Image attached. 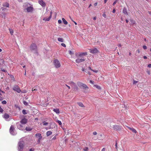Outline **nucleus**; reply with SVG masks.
<instances>
[{
	"label": "nucleus",
	"mask_w": 151,
	"mask_h": 151,
	"mask_svg": "<svg viewBox=\"0 0 151 151\" xmlns=\"http://www.w3.org/2000/svg\"><path fill=\"white\" fill-rule=\"evenodd\" d=\"M87 54L86 52L76 53L75 55L78 58L79 57H82L81 59H80L79 58L77 59L76 60V62L77 63H79L84 61L85 60V59H84V58L83 57V56L86 55Z\"/></svg>",
	"instance_id": "obj_1"
},
{
	"label": "nucleus",
	"mask_w": 151,
	"mask_h": 151,
	"mask_svg": "<svg viewBox=\"0 0 151 151\" xmlns=\"http://www.w3.org/2000/svg\"><path fill=\"white\" fill-rule=\"evenodd\" d=\"M24 147V142L23 141L20 140L18 144V151H22Z\"/></svg>",
	"instance_id": "obj_2"
},
{
	"label": "nucleus",
	"mask_w": 151,
	"mask_h": 151,
	"mask_svg": "<svg viewBox=\"0 0 151 151\" xmlns=\"http://www.w3.org/2000/svg\"><path fill=\"white\" fill-rule=\"evenodd\" d=\"M14 126L13 125H11L10 128L9 132L12 135H14L17 134V132L14 131Z\"/></svg>",
	"instance_id": "obj_3"
},
{
	"label": "nucleus",
	"mask_w": 151,
	"mask_h": 151,
	"mask_svg": "<svg viewBox=\"0 0 151 151\" xmlns=\"http://www.w3.org/2000/svg\"><path fill=\"white\" fill-rule=\"evenodd\" d=\"M13 89L14 91L19 93H20L21 92L20 88L18 85H15L14 86L13 88Z\"/></svg>",
	"instance_id": "obj_4"
},
{
	"label": "nucleus",
	"mask_w": 151,
	"mask_h": 151,
	"mask_svg": "<svg viewBox=\"0 0 151 151\" xmlns=\"http://www.w3.org/2000/svg\"><path fill=\"white\" fill-rule=\"evenodd\" d=\"M17 127L19 129L23 130L24 129V126L23 124H22L20 122H18L17 123Z\"/></svg>",
	"instance_id": "obj_5"
},
{
	"label": "nucleus",
	"mask_w": 151,
	"mask_h": 151,
	"mask_svg": "<svg viewBox=\"0 0 151 151\" xmlns=\"http://www.w3.org/2000/svg\"><path fill=\"white\" fill-rule=\"evenodd\" d=\"M54 64L56 68H58L60 66V64L59 61L57 59L54 60L53 61Z\"/></svg>",
	"instance_id": "obj_6"
},
{
	"label": "nucleus",
	"mask_w": 151,
	"mask_h": 151,
	"mask_svg": "<svg viewBox=\"0 0 151 151\" xmlns=\"http://www.w3.org/2000/svg\"><path fill=\"white\" fill-rule=\"evenodd\" d=\"M35 137L38 138V139L37 140V142L38 144H39L42 138V137L41 135V134L40 133H37L35 134Z\"/></svg>",
	"instance_id": "obj_7"
},
{
	"label": "nucleus",
	"mask_w": 151,
	"mask_h": 151,
	"mask_svg": "<svg viewBox=\"0 0 151 151\" xmlns=\"http://www.w3.org/2000/svg\"><path fill=\"white\" fill-rule=\"evenodd\" d=\"M70 84L72 87L74 88L75 89L77 90L78 89V88L76 84L73 81H71Z\"/></svg>",
	"instance_id": "obj_8"
},
{
	"label": "nucleus",
	"mask_w": 151,
	"mask_h": 151,
	"mask_svg": "<svg viewBox=\"0 0 151 151\" xmlns=\"http://www.w3.org/2000/svg\"><path fill=\"white\" fill-rule=\"evenodd\" d=\"M98 52V50L96 48H94L93 49H90V52L91 53L94 54V53H97Z\"/></svg>",
	"instance_id": "obj_9"
},
{
	"label": "nucleus",
	"mask_w": 151,
	"mask_h": 151,
	"mask_svg": "<svg viewBox=\"0 0 151 151\" xmlns=\"http://www.w3.org/2000/svg\"><path fill=\"white\" fill-rule=\"evenodd\" d=\"M39 3L43 7H45L46 6L45 3L42 0H40L38 1Z\"/></svg>",
	"instance_id": "obj_10"
},
{
	"label": "nucleus",
	"mask_w": 151,
	"mask_h": 151,
	"mask_svg": "<svg viewBox=\"0 0 151 151\" xmlns=\"http://www.w3.org/2000/svg\"><path fill=\"white\" fill-rule=\"evenodd\" d=\"M37 48V46L35 44L33 43L30 46V49L32 50H35Z\"/></svg>",
	"instance_id": "obj_11"
},
{
	"label": "nucleus",
	"mask_w": 151,
	"mask_h": 151,
	"mask_svg": "<svg viewBox=\"0 0 151 151\" xmlns=\"http://www.w3.org/2000/svg\"><path fill=\"white\" fill-rule=\"evenodd\" d=\"M113 128L114 130H119L121 129V127L117 125H115L113 126Z\"/></svg>",
	"instance_id": "obj_12"
},
{
	"label": "nucleus",
	"mask_w": 151,
	"mask_h": 151,
	"mask_svg": "<svg viewBox=\"0 0 151 151\" xmlns=\"http://www.w3.org/2000/svg\"><path fill=\"white\" fill-rule=\"evenodd\" d=\"M27 122V120L25 118H24L22 119L20 122L22 124H25Z\"/></svg>",
	"instance_id": "obj_13"
},
{
	"label": "nucleus",
	"mask_w": 151,
	"mask_h": 151,
	"mask_svg": "<svg viewBox=\"0 0 151 151\" xmlns=\"http://www.w3.org/2000/svg\"><path fill=\"white\" fill-rule=\"evenodd\" d=\"M33 10V8L31 6H29L27 8V11L28 12H32Z\"/></svg>",
	"instance_id": "obj_14"
},
{
	"label": "nucleus",
	"mask_w": 151,
	"mask_h": 151,
	"mask_svg": "<svg viewBox=\"0 0 151 151\" xmlns=\"http://www.w3.org/2000/svg\"><path fill=\"white\" fill-rule=\"evenodd\" d=\"M9 117V114H5L3 116V117L6 120H7Z\"/></svg>",
	"instance_id": "obj_15"
},
{
	"label": "nucleus",
	"mask_w": 151,
	"mask_h": 151,
	"mask_svg": "<svg viewBox=\"0 0 151 151\" xmlns=\"http://www.w3.org/2000/svg\"><path fill=\"white\" fill-rule=\"evenodd\" d=\"M123 13L125 14L128 15L127 12V9L126 8L124 7L123 8Z\"/></svg>",
	"instance_id": "obj_16"
},
{
	"label": "nucleus",
	"mask_w": 151,
	"mask_h": 151,
	"mask_svg": "<svg viewBox=\"0 0 151 151\" xmlns=\"http://www.w3.org/2000/svg\"><path fill=\"white\" fill-rule=\"evenodd\" d=\"M53 111L57 114H59L60 113L59 109H58L56 108L53 109Z\"/></svg>",
	"instance_id": "obj_17"
},
{
	"label": "nucleus",
	"mask_w": 151,
	"mask_h": 151,
	"mask_svg": "<svg viewBox=\"0 0 151 151\" xmlns=\"http://www.w3.org/2000/svg\"><path fill=\"white\" fill-rule=\"evenodd\" d=\"M128 128L130 130H131L133 132L135 133H137V131L134 129L133 128H131L129 127H128Z\"/></svg>",
	"instance_id": "obj_18"
},
{
	"label": "nucleus",
	"mask_w": 151,
	"mask_h": 151,
	"mask_svg": "<svg viewBox=\"0 0 151 151\" xmlns=\"http://www.w3.org/2000/svg\"><path fill=\"white\" fill-rule=\"evenodd\" d=\"M3 6L4 7H8L9 6V4L8 3L5 2L3 4Z\"/></svg>",
	"instance_id": "obj_19"
},
{
	"label": "nucleus",
	"mask_w": 151,
	"mask_h": 151,
	"mask_svg": "<svg viewBox=\"0 0 151 151\" xmlns=\"http://www.w3.org/2000/svg\"><path fill=\"white\" fill-rule=\"evenodd\" d=\"M32 129V128L30 127H26L25 128V129L26 131H31Z\"/></svg>",
	"instance_id": "obj_20"
},
{
	"label": "nucleus",
	"mask_w": 151,
	"mask_h": 151,
	"mask_svg": "<svg viewBox=\"0 0 151 151\" xmlns=\"http://www.w3.org/2000/svg\"><path fill=\"white\" fill-rule=\"evenodd\" d=\"M51 17V16H49L48 17V18H44L43 19V20H44L45 21H49Z\"/></svg>",
	"instance_id": "obj_21"
},
{
	"label": "nucleus",
	"mask_w": 151,
	"mask_h": 151,
	"mask_svg": "<svg viewBox=\"0 0 151 151\" xmlns=\"http://www.w3.org/2000/svg\"><path fill=\"white\" fill-rule=\"evenodd\" d=\"M52 133V132L51 131H48L46 132V135L47 136H49L51 135Z\"/></svg>",
	"instance_id": "obj_22"
},
{
	"label": "nucleus",
	"mask_w": 151,
	"mask_h": 151,
	"mask_svg": "<svg viewBox=\"0 0 151 151\" xmlns=\"http://www.w3.org/2000/svg\"><path fill=\"white\" fill-rule=\"evenodd\" d=\"M58 41L61 42H63L64 40L62 38H58Z\"/></svg>",
	"instance_id": "obj_23"
},
{
	"label": "nucleus",
	"mask_w": 151,
	"mask_h": 151,
	"mask_svg": "<svg viewBox=\"0 0 151 151\" xmlns=\"http://www.w3.org/2000/svg\"><path fill=\"white\" fill-rule=\"evenodd\" d=\"M78 105L80 106L83 107H84V106L81 102H78L77 103Z\"/></svg>",
	"instance_id": "obj_24"
},
{
	"label": "nucleus",
	"mask_w": 151,
	"mask_h": 151,
	"mask_svg": "<svg viewBox=\"0 0 151 151\" xmlns=\"http://www.w3.org/2000/svg\"><path fill=\"white\" fill-rule=\"evenodd\" d=\"M62 20L63 22V23H64V24H67L68 22L65 20V19L64 18H63L62 19Z\"/></svg>",
	"instance_id": "obj_25"
},
{
	"label": "nucleus",
	"mask_w": 151,
	"mask_h": 151,
	"mask_svg": "<svg viewBox=\"0 0 151 151\" xmlns=\"http://www.w3.org/2000/svg\"><path fill=\"white\" fill-rule=\"evenodd\" d=\"M82 86L84 88H85V89H86V88L88 89V87L87 86V85L84 84H83V85H82Z\"/></svg>",
	"instance_id": "obj_26"
},
{
	"label": "nucleus",
	"mask_w": 151,
	"mask_h": 151,
	"mask_svg": "<svg viewBox=\"0 0 151 151\" xmlns=\"http://www.w3.org/2000/svg\"><path fill=\"white\" fill-rule=\"evenodd\" d=\"M77 84L79 86L81 87L82 86L83 83L80 82H78Z\"/></svg>",
	"instance_id": "obj_27"
},
{
	"label": "nucleus",
	"mask_w": 151,
	"mask_h": 151,
	"mask_svg": "<svg viewBox=\"0 0 151 151\" xmlns=\"http://www.w3.org/2000/svg\"><path fill=\"white\" fill-rule=\"evenodd\" d=\"M42 124L44 125H45V126H47L48 124V123L47 122H46L45 121H44V122H43Z\"/></svg>",
	"instance_id": "obj_28"
},
{
	"label": "nucleus",
	"mask_w": 151,
	"mask_h": 151,
	"mask_svg": "<svg viewBox=\"0 0 151 151\" xmlns=\"http://www.w3.org/2000/svg\"><path fill=\"white\" fill-rule=\"evenodd\" d=\"M95 86L96 88H97V89H101V87L100 86H98L97 85H95Z\"/></svg>",
	"instance_id": "obj_29"
},
{
	"label": "nucleus",
	"mask_w": 151,
	"mask_h": 151,
	"mask_svg": "<svg viewBox=\"0 0 151 151\" xmlns=\"http://www.w3.org/2000/svg\"><path fill=\"white\" fill-rule=\"evenodd\" d=\"M9 30L11 34L12 35H13V30L11 29H9Z\"/></svg>",
	"instance_id": "obj_30"
},
{
	"label": "nucleus",
	"mask_w": 151,
	"mask_h": 151,
	"mask_svg": "<svg viewBox=\"0 0 151 151\" xmlns=\"http://www.w3.org/2000/svg\"><path fill=\"white\" fill-rule=\"evenodd\" d=\"M83 150L85 151H88V147H85L83 149Z\"/></svg>",
	"instance_id": "obj_31"
},
{
	"label": "nucleus",
	"mask_w": 151,
	"mask_h": 151,
	"mask_svg": "<svg viewBox=\"0 0 151 151\" xmlns=\"http://www.w3.org/2000/svg\"><path fill=\"white\" fill-rule=\"evenodd\" d=\"M23 103L25 105H27L28 104V103L25 101H23Z\"/></svg>",
	"instance_id": "obj_32"
},
{
	"label": "nucleus",
	"mask_w": 151,
	"mask_h": 151,
	"mask_svg": "<svg viewBox=\"0 0 151 151\" xmlns=\"http://www.w3.org/2000/svg\"><path fill=\"white\" fill-rule=\"evenodd\" d=\"M57 122L60 125H61L62 124L60 120H58Z\"/></svg>",
	"instance_id": "obj_33"
},
{
	"label": "nucleus",
	"mask_w": 151,
	"mask_h": 151,
	"mask_svg": "<svg viewBox=\"0 0 151 151\" xmlns=\"http://www.w3.org/2000/svg\"><path fill=\"white\" fill-rule=\"evenodd\" d=\"M22 113L24 114H27V113L26 112V110H23L22 111Z\"/></svg>",
	"instance_id": "obj_34"
},
{
	"label": "nucleus",
	"mask_w": 151,
	"mask_h": 151,
	"mask_svg": "<svg viewBox=\"0 0 151 151\" xmlns=\"http://www.w3.org/2000/svg\"><path fill=\"white\" fill-rule=\"evenodd\" d=\"M1 103L3 104H6V101L4 100L2 101Z\"/></svg>",
	"instance_id": "obj_35"
},
{
	"label": "nucleus",
	"mask_w": 151,
	"mask_h": 151,
	"mask_svg": "<svg viewBox=\"0 0 151 151\" xmlns=\"http://www.w3.org/2000/svg\"><path fill=\"white\" fill-rule=\"evenodd\" d=\"M138 82V81H134V80H133V84H136V83H137Z\"/></svg>",
	"instance_id": "obj_36"
},
{
	"label": "nucleus",
	"mask_w": 151,
	"mask_h": 151,
	"mask_svg": "<svg viewBox=\"0 0 151 151\" xmlns=\"http://www.w3.org/2000/svg\"><path fill=\"white\" fill-rule=\"evenodd\" d=\"M118 0H116L113 3V5H114L118 1Z\"/></svg>",
	"instance_id": "obj_37"
},
{
	"label": "nucleus",
	"mask_w": 151,
	"mask_h": 151,
	"mask_svg": "<svg viewBox=\"0 0 151 151\" xmlns=\"http://www.w3.org/2000/svg\"><path fill=\"white\" fill-rule=\"evenodd\" d=\"M3 111V109L1 107V106H0V112L2 113Z\"/></svg>",
	"instance_id": "obj_38"
},
{
	"label": "nucleus",
	"mask_w": 151,
	"mask_h": 151,
	"mask_svg": "<svg viewBox=\"0 0 151 151\" xmlns=\"http://www.w3.org/2000/svg\"><path fill=\"white\" fill-rule=\"evenodd\" d=\"M143 47L144 50H146L147 48V47L145 45H144Z\"/></svg>",
	"instance_id": "obj_39"
},
{
	"label": "nucleus",
	"mask_w": 151,
	"mask_h": 151,
	"mask_svg": "<svg viewBox=\"0 0 151 151\" xmlns=\"http://www.w3.org/2000/svg\"><path fill=\"white\" fill-rule=\"evenodd\" d=\"M61 45L62 46H63V47H66V45H65V44L64 43H61Z\"/></svg>",
	"instance_id": "obj_40"
},
{
	"label": "nucleus",
	"mask_w": 151,
	"mask_h": 151,
	"mask_svg": "<svg viewBox=\"0 0 151 151\" xmlns=\"http://www.w3.org/2000/svg\"><path fill=\"white\" fill-rule=\"evenodd\" d=\"M58 22L59 24H60L62 23V21L60 19L58 21Z\"/></svg>",
	"instance_id": "obj_41"
},
{
	"label": "nucleus",
	"mask_w": 151,
	"mask_h": 151,
	"mask_svg": "<svg viewBox=\"0 0 151 151\" xmlns=\"http://www.w3.org/2000/svg\"><path fill=\"white\" fill-rule=\"evenodd\" d=\"M115 147H116V150H117L118 147H117V143L116 142V143L115 144Z\"/></svg>",
	"instance_id": "obj_42"
},
{
	"label": "nucleus",
	"mask_w": 151,
	"mask_h": 151,
	"mask_svg": "<svg viewBox=\"0 0 151 151\" xmlns=\"http://www.w3.org/2000/svg\"><path fill=\"white\" fill-rule=\"evenodd\" d=\"M69 53L70 55H72L73 54V52H72L71 51H69Z\"/></svg>",
	"instance_id": "obj_43"
},
{
	"label": "nucleus",
	"mask_w": 151,
	"mask_h": 151,
	"mask_svg": "<svg viewBox=\"0 0 151 151\" xmlns=\"http://www.w3.org/2000/svg\"><path fill=\"white\" fill-rule=\"evenodd\" d=\"M92 71L95 72V73H97L98 72V71L97 70H92Z\"/></svg>",
	"instance_id": "obj_44"
},
{
	"label": "nucleus",
	"mask_w": 151,
	"mask_h": 151,
	"mask_svg": "<svg viewBox=\"0 0 151 151\" xmlns=\"http://www.w3.org/2000/svg\"><path fill=\"white\" fill-rule=\"evenodd\" d=\"M93 134L94 135H96L97 134V132H93Z\"/></svg>",
	"instance_id": "obj_45"
},
{
	"label": "nucleus",
	"mask_w": 151,
	"mask_h": 151,
	"mask_svg": "<svg viewBox=\"0 0 151 151\" xmlns=\"http://www.w3.org/2000/svg\"><path fill=\"white\" fill-rule=\"evenodd\" d=\"M103 17H104L105 18L106 17V15L105 13H104L103 14Z\"/></svg>",
	"instance_id": "obj_46"
},
{
	"label": "nucleus",
	"mask_w": 151,
	"mask_h": 151,
	"mask_svg": "<svg viewBox=\"0 0 151 151\" xmlns=\"http://www.w3.org/2000/svg\"><path fill=\"white\" fill-rule=\"evenodd\" d=\"M90 83H91L92 84H93V81H91V80H90Z\"/></svg>",
	"instance_id": "obj_47"
},
{
	"label": "nucleus",
	"mask_w": 151,
	"mask_h": 151,
	"mask_svg": "<svg viewBox=\"0 0 151 151\" xmlns=\"http://www.w3.org/2000/svg\"><path fill=\"white\" fill-rule=\"evenodd\" d=\"M148 67L150 68H151V64H149L148 65Z\"/></svg>",
	"instance_id": "obj_48"
},
{
	"label": "nucleus",
	"mask_w": 151,
	"mask_h": 151,
	"mask_svg": "<svg viewBox=\"0 0 151 151\" xmlns=\"http://www.w3.org/2000/svg\"><path fill=\"white\" fill-rule=\"evenodd\" d=\"M101 151H106L105 148H103L101 150Z\"/></svg>",
	"instance_id": "obj_49"
},
{
	"label": "nucleus",
	"mask_w": 151,
	"mask_h": 151,
	"mask_svg": "<svg viewBox=\"0 0 151 151\" xmlns=\"http://www.w3.org/2000/svg\"><path fill=\"white\" fill-rule=\"evenodd\" d=\"M115 12V9H114L112 11L113 13H114Z\"/></svg>",
	"instance_id": "obj_50"
},
{
	"label": "nucleus",
	"mask_w": 151,
	"mask_h": 151,
	"mask_svg": "<svg viewBox=\"0 0 151 151\" xmlns=\"http://www.w3.org/2000/svg\"><path fill=\"white\" fill-rule=\"evenodd\" d=\"M1 9H2V11H4L6 9H5L3 7H2L1 8Z\"/></svg>",
	"instance_id": "obj_51"
},
{
	"label": "nucleus",
	"mask_w": 151,
	"mask_h": 151,
	"mask_svg": "<svg viewBox=\"0 0 151 151\" xmlns=\"http://www.w3.org/2000/svg\"><path fill=\"white\" fill-rule=\"evenodd\" d=\"M65 85L67 87H68V89H70V87L69 86L67 85L66 84Z\"/></svg>",
	"instance_id": "obj_52"
},
{
	"label": "nucleus",
	"mask_w": 151,
	"mask_h": 151,
	"mask_svg": "<svg viewBox=\"0 0 151 151\" xmlns=\"http://www.w3.org/2000/svg\"><path fill=\"white\" fill-rule=\"evenodd\" d=\"M70 19H71V20L76 25H77V23L76 22H75L74 21L72 20V19H71V18L70 17Z\"/></svg>",
	"instance_id": "obj_53"
},
{
	"label": "nucleus",
	"mask_w": 151,
	"mask_h": 151,
	"mask_svg": "<svg viewBox=\"0 0 151 151\" xmlns=\"http://www.w3.org/2000/svg\"><path fill=\"white\" fill-rule=\"evenodd\" d=\"M97 5V2H96L95 3H94V6H96Z\"/></svg>",
	"instance_id": "obj_54"
},
{
	"label": "nucleus",
	"mask_w": 151,
	"mask_h": 151,
	"mask_svg": "<svg viewBox=\"0 0 151 151\" xmlns=\"http://www.w3.org/2000/svg\"><path fill=\"white\" fill-rule=\"evenodd\" d=\"M52 12H50V16H51V17H52Z\"/></svg>",
	"instance_id": "obj_55"
},
{
	"label": "nucleus",
	"mask_w": 151,
	"mask_h": 151,
	"mask_svg": "<svg viewBox=\"0 0 151 151\" xmlns=\"http://www.w3.org/2000/svg\"><path fill=\"white\" fill-rule=\"evenodd\" d=\"M143 58H144V59H147V56H144L143 57Z\"/></svg>",
	"instance_id": "obj_56"
},
{
	"label": "nucleus",
	"mask_w": 151,
	"mask_h": 151,
	"mask_svg": "<svg viewBox=\"0 0 151 151\" xmlns=\"http://www.w3.org/2000/svg\"><path fill=\"white\" fill-rule=\"evenodd\" d=\"M22 93H26V91L25 90H24L22 92Z\"/></svg>",
	"instance_id": "obj_57"
},
{
	"label": "nucleus",
	"mask_w": 151,
	"mask_h": 151,
	"mask_svg": "<svg viewBox=\"0 0 151 151\" xmlns=\"http://www.w3.org/2000/svg\"><path fill=\"white\" fill-rule=\"evenodd\" d=\"M37 89H35L34 90H33V89H32V91H37Z\"/></svg>",
	"instance_id": "obj_58"
},
{
	"label": "nucleus",
	"mask_w": 151,
	"mask_h": 151,
	"mask_svg": "<svg viewBox=\"0 0 151 151\" xmlns=\"http://www.w3.org/2000/svg\"><path fill=\"white\" fill-rule=\"evenodd\" d=\"M93 19L94 20H95L96 19V17H94L93 18Z\"/></svg>",
	"instance_id": "obj_59"
},
{
	"label": "nucleus",
	"mask_w": 151,
	"mask_h": 151,
	"mask_svg": "<svg viewBox=\"0 0 151 151\" xmlns=\"http://www.w3.org/2000/svg\"><path fill=\"white\" fill-rule=\"evenodd\" d=\"M29 151H34V150L32 149L31 148L30 149Z\"/></svg>",
	"instance_id": "obj_60"
},
{
	"label": "nucleus",
	"mask_w": 151,
	"mask_h": 151,
	"mask_svg": "<svg viewBox=\"0 0 151 151\" xmlns=\"http://www.w3.org/2000/svg\"><path fill=\"white\" fill-rule=\"evenodd\" d=\"M85 70V69L84 68H83L82 69V71H84Z\"/></svg>",
	"instance_id": "obj_61"
},
{
	"label": "nucleus",
	"mask_w": 151,
	"mask_h": 151,
	"mask_svg": "<svg viewBox=\"0 0 151 151\" xmlns=\"http://www.w3.org/2000/svg\"><path fill=\"white\" fill-rule=\"evenodd\" d=\"M88 68L90 70H91L92 71V70H93V69H92L90 67H88Z\"/></svg>",
	"instance_id": "obj_62"
},
{
	"label": "nucleus",
	"mask_w": 151,
	"mask_h": 151,
	"mask_svg": "<svg viewBox=\"0 0 151 151\" xmlns=\"http://www.w3.org/2000/svg\"><path fill=\"white\" fill-rule=\"evenodd\" d=\"M56 138V137H55V136L54 137H53V138H52V139H55Z\"/></svg>",
	"instance_id": "obj_63"
},
{
	"label": "nucleus",
	"mask_w": 151,
	"mask_h": 151,
	"mask_svg": "<svg viewBox=\"0 0 151 151\" xmlns=\"http://www.w3.org/2000/svg\"><path fill=\"white\" fill-rule=\"evenodd\" d=\"M147 73L149 74V75H150V72L149 71H147Z\"/></svg>",
	"instance_id": "obj_64"
}]
</instances>
